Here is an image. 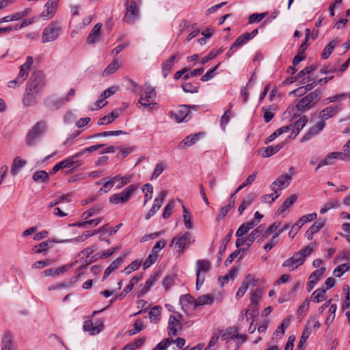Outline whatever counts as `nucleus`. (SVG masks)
<instances>
[{
    "label": "nucleus",
    "mask_w": 350,
    "mask_h": 350,
    "mask_svg": "<svg viewBox=\"0 0 350 350\" xmlns=\"http://www.w3.org/2000/svg\"><path fill=\"white\" fill-rule=\"evenodd\" d=\"M221 339L227 343L228 349L238 350L241 345L247 340L245 334H239L236 327H231L219 332Z\"/></svg>",
    "instance_id": "obj_1"
},
{
    "label": "nucleus",
    "mask_w": 350,
    "mask_h": 350,
    "mask_svg": "<svg viewBox=\"0 0 350 350\" xmlns=\"http://www.w3.org/2000/svg\"><path fill=\"white\" fill-rule=\"evenodd\" d=\"M46 126L44 122H37L27 133L25 137V144L27 146H36L42 135L46 131Z\"/></svg>",
    "instance_id": "obj_2"
},
{
    "label": "nucleus",
    "mask_w": 350,
    "mask_h": 350,
    "mask_svg": "<svg viewBox=\"0 0 350 350\" xmlns=\"http://www.w3.org/2000/svg\"><path fill=\"white\" fill-rule=\"evenodd\" d=\"M126 12L123 21L127 24H133L139 16V4L134 0H126L124 2Z\"/></svg>",
    "instance_id": "obj_3"
},
{
    "label": "nucleus",
    "mask_w": 350,
    "mask_h": 350,
    "mask_svg": "<svg viewBox=\"0 0 350 350\" xmlns=\"http://www.w3.org/2000/svg\"><path fill=\"white\" fill-rule=\"evenodd\" d=\"M33 64V57L28 56L25 62L21 66L19 72L15 79L9 81L8 87L14 88L16 85L22 84L27 78Z\"/></svg>",
    "instance_id": "obj_4"
},
{
    "label": "nucleus",
    "mask_w": 350,
    "mask_h": 350,
    "mask_svg": "<svg viewBox=\"0 0 350 350\" xmlns=\"http://www.w3.org/2000/svg\"><path fill=\"white\" fill-rule=\"evenodd\" d=\"M156 96L155 90L150 85L146 86L141 92L139 103L144 107H149L150 109H153L157 105L155 102Z\"/></svg>",
    "instance_id": "obj_5"
},
{
    "label": "nucleus",
    "mask_w": 350,
    "mask_h": 350,
    "mask_svg": "<svg viewBox=\"0 0 350 350\" xmlns=\"http://www.w3.org/2000/svg\"><path fill=\"white\" fill-rule=\"evenodd\" d=\"M137 189V185H131L122 191L111 196L109 202L113 204H124L130 200Z\"/></svg>",
    "instance_id": "obj_6"
},
{
    "label": "nucleus",
    "mask_w": 350,
    "mask_h": 350,
    "mask_svg": "<svg viewBox=\"0 0 350 350\" xmlns=\"http://www.w3.org/2000/svg\"><path fill=\"white\" fill-rule=\"evenodd\" d=\"M320 99V93L317 91L312 92L302 98L296 107L300 111H305L312 107Z\"/></svg>",
    "instance_id": "obj_7"
},
{
    "label": "nucleus",
    "mask_w": 350,
    "mask_h": 350,
    "mask_svg": "<svg viewBox=\"0 0 350 350\" xmlns=\"http://www.w3.org/2000/svg\"><path fill=\"white\" fill-rule=\"evenodd\" d=\"M44 86L45 79L44 74L41 71H34L26 88L40 93Z\"/></svg>",
    "instance_id": "obj_8"
},
{
    "label": "nucleus",
    "mask_w": 350,
    "mask_h": 350,
    "mask_svg": "<svg viewBox=\"0 0 350 350\" xmlns=\"http://www.w3.org/2000/svg\"><path fill=\"white\" fill-rule=\"evenodd\" d=\"M211 269V263L206 260H198L196 262V288L202 285L205 280V273Z\"/></svg>",
    "instance_id": "obj_9"
},
{
    "label": "nucleus",
    "mask_w": 350,
    "mask_h": 350,
    "mask_svg": "<svg viewBox=\"0 0 350 350\" xmlns=\"http://www.w3.org/2000/svg\"><path fill=\"white\" fill-rule=\"evenodd\" d=\"M62 28L56 22H52L47 26L42 32V42H49L56 40L60 33Z\"/></svg>",
    "instance_id": "obj_10"
},
{
    "label": "nucleus",
    "mask_w": 350,
    "mask_h": 350,
    "mask_svg": "<svg viewBox=\"0 0 350 350\" xmlns=\"http://www.w3.org/2000/svg\"><path fill=\"white\" fill-rule=\"evenodd\" d=\"M195 241L194 237L189 232H185L183 234L176 236L172 240V243L178 248V252L183 254L187 245Z\"/></svg>",
    "instance_id": "obj_11"
},
{
    "label": "nucleus",
    "mask_w": 350,
    "mask_h": 350,
    "mask_svg": "<svg viewBox=\"0 0 350 350\" xmlns=\"http://www.w3.org/2000/svg\"><path fill=\"white\" fill-rule=\"evenodd\" d=\"M59 0H48L44 5V10L37 17L41 18L44 21H47L52 18L57 9Z\"/></svg>",
    "instance_id": "obj_12"
},
{
    "label": "nucleus",
    "mask_w": 350,
    "mask_h": 350,
    "mask_svg": "<svg viewBox=\"0 0 350 350\" xmlns=\"http://www.w3.org/2000/svg\"><path fill=\"white\" fill-rule=\"evenodd\" d=\"M305 262L301 253L296 252L291 258L284 260L282 263L283 267H286L289 271H294L299 266L302 265Z\"/></svg>",
    "instance_id": "obj_13"
},
{
    "label": "nucleus",
    "mask_w": 350,
    "mask_h": 350,
    "mask_svg": "<svg viewBox=\"0 0 350 350\" xmlns=\"http://www.w3.org/2000/svg\"><path fill=\"white\" fill-rule=\"evenodd\" d=\"M182 316L180 314L176 315H170L168 321V334L170 336H176L178 331L182 329V324L180 323V319Z\"/></svg>",
    "instance_id": "obj_14"
},
{
    "label": "nucleus",
    "mask_w": 350,
    "mask_h": 350,
    "mask_svg": "<svg viewBox=\"0 0 350 350\" xmlns=\"http://www.w3.org/2000/svg\"><path fill=\"white\" fill-rule=\"evenodd\" d=\"M345 155L342 152H329L325 159L320 161L319 163L316 171H317L319 168L325 166V165H332L335 163L336 159L344 160Z\"/></svg>",
    "instance_id": "obj_15"
},
{
    "label": "nucleus",
    "mask_w": 350,
    "mask_h": 350,
    "mask_svg": "<svg viewBox=\"0 0 350 350\" xmlns=\"http://www.w3.org/2000/svg\"><path fill=\"white\" fill-rule=\"evenodd\" d=\"M36 21H37V17L23 19L20 24L0 28V33H7L14 31H18L34 23Z\"/></svg>",
    "instance_id": "obj_16"
},
{
    "label": "nucleus",
    "mask_w": 350,
    "mask_h": 350,
    "mask_svg": "<svg viewBox=\"0 0 350 350\" xmlns=\"http://www.w3.org/2000/svg\"><path fill=\"white\" fill-rule=\"evenodd\" d=\"M258 29H255L250 33H244L239 36L230 46V49L228 53L233 51L234 49H237V47L243 46V44L247 43L250 40L255 37L258 34Z\"/></svg>",
    "instance_id": "obj_17"
},
{
    "label": "nucleus",
    "mask_w": 350,
    "mask_h": 350,
    "mask_svg": "<svg viewBox=\"0 0 350 350\" xmlns=\"http://www.w3.org/2000/svg\"><path fill=\"white\" fill-rule=\"evenodd\" d=\"M104 327L103 320L96 321L94 323L92 320L85 321L83 323V329L85 331L89 332L91 335L99 334Z\"/></svg>",
    "instance_id": "obj_18"
},
{
    "label": "nucleus",
    "mask_w": 350,
    "mask_h": 350,
    "mask_svg": "<svg viewBox=\"0 0 350 350\" xmlns=\"http://www.w3.org/2000/svg\"><path fill=\"white\" fill-rule=\"evenodd\" d=\"M325 270V267H321L319 269L315 270L310 275L306 284V288L308 292H310L314 288V286L324 275Z\"/></svg>",
    "instance_id": "obj_19"
},
{
    "label": "nucleus",
    "mask_w": 350,
    "mask_h": 350,
    "mask_svg": "<svg viewBox=\"0 0 350 350\" xmlns=\"http://www.w3.org/2000/svg\"><path fill=\"white\" fill-rule=\"evenodd\" d=\"M291 180V175H281L271 184V189L275 192H278V191L282 190L287 187L289 185Z\"/></svg>",
    "instance_id": "obj_20"
},
{
    "label": "nucleus",
    "mask_w": 350,
    "mask_h": 350,
    "mask_svg": "<svg viewBox=\"0 0 350 350\" xmlns=\"http://www.w3.org/2000/svg\"><path fill=\"white\" fill-rule=\"evenodd\" d=\"M167 196V192L165 191H161L158 196L154 199L153 205L152 208L148 211V214L146 216V219H149L152 216H153L157 211L159 210L161 206H162L165 198Z\"/></svg>",
    "instance_id": "obj_21"
},
{
    "label": "nucleus",
    "mask_w": 350,
    "mask_h": 350,
    "mask_svg": "<svg viewBox=\"0 0 350 350\" xmlns=\"http://www.w3.org/2000/svg\"><path fill=\"white\" fill-rule=\"evenodd\" d=\"M190 111L186 105H181L178 109L171 111L170 116L176 122L180 123L185 121Z\"/></svg>",
    "instance_id": "obj_22"
},
{
    "label": "nucleus",
    "mask_w": 350,
    "mask_h": 350,
    "mask_svg": "<svg viewBox=\"0 0 350 350\" xmlns=\"http://www.w3.org/2000/svg\"><path fill=\"white\" fill-rule=\"evenodd\" d=\"M39 94V92L26 88L25 92L23 98V103L25 107L35 105L37 103Z\"/></svg>",
    "instance_id": "obj_23"
},
{
    "label": "nucleus",
    "mask_w": 350,
    "mask_h": 350,
    "mask_svg": "<svg viewBox=\"0 0 350 350\" xmlns=\"http://www.w3.org/2000/svg\"><path fill=\"white\" fill-rule=\"evenodd\" d=\"M31 12V10L27 8L21 12H14L12 14L1 18L0 22L8 23L21 20L29 15Z\"/></svg>",
    "instance_id": "obj_24"
},
{
    "label": "nucleus",
    "mask_w": 350,
    "mask_h": 350,
    "mask_svg": "<svg viewBox=\"0 0 350 350\" xmlns=\"http://www.w3.org/2000/svg\"><path fill=\"white\" fill-rule=\"evenodd\" d=\"M71 242L70 240H46L45 241H42L36 246L34 247L33 250L36 253H41L43 252L46 251L49 248L53 247V243H68Z\"/></svg>",
    "instance_id": "obj_25"
},
{
    "label": "nucleus",
    "mask_w": 350,
    "mask_h": 350,
    "mask_svg": "<svg viewBox=\"0 0 350 350\" xmlns=\"http://www.w3.org/2000/svg\"><path fill=\"white\" fill-rule=\"evenodd\" d=\"M203 135L204 133L201 132L188 135L179 144L178 147L179 149H183L185 146H191L195 144Z\"/></svg>",
    "instance_id": "obj_26"
},
{
    "label": "nucleus",
    "mask_w": 350,
    "mask_h": 350,
    "mask_svg": "<svg viewBox=\"0 0 350 350\" xmlns=\"http://www.w3.org/2000/svg\"><path fill=\"white\" fill-rule=\"evenodd\" d=\"M308 122V118L306 116H301L297 122L293 123L294 131L288 136L289 138L295 139L299 132L303 129Z\"/></svg>",
    "instance_id": "obj_27"
},
{
    "label": "nucleus",
    "mask_w": 350,
    "mask_h": 350,
    "mask_svg": "<svg viewBox=\"0 0 350 350\" xmlns=\"http://www.w3.org/2000/svg\"><path fill=\"white\" fill-rule=\"evenodd\" d=\"M178 58V54L176 53L171 55L162 64L163 75L165 77L168 75L169 72Z\"/></svg>",
    "instance_id": "obj_28"
},
{
    "label": "nucleus",
    "mask_w": 350,
    "mask_h": 350,
    "mask_svg": "<svg viewBox=\"0 0 350 350\" xmlns=\"http://www.w3.org/2000/svg\"><path fill=\"white\" fill-rule=\"evenodd\" d=\"M324 127V121L323 120L319 121L313 127L310 128L308 133L303 137L302 141L304 142L309 140L312 136L318 134L320 131H321Z\"/></svg>",
    "instance_id": "obj_29"
},
{
    "label": "nucleus",
    "mask_w": 350,
    "mask_h": 350,
    "mask_svg": "<svg viewBox=\"0 0 350 350\" xmlns=\"http://www.w3.org/2000/svg\"><path fill=\"white\" fill-rule=\"evenodd\" d=\"M195 301L193 297L188 294L181 295L179 299L181 308L185 312L189 310L192 306L195 307Z\"/></svg>",
    "instance_id": "obj_30"
},
{
    "label": "nucleus",
    "mask_w": 350,
    "mask_h": 350,
    "mask_svg": "<svg viewBox=\"0 0 350 350\" xmlns=\"http://www.w3.org/2000/svg\"><path fill=\"white\" fill-rule=\"evenodd\" d=\"M340 110L339 106H329L323 109L320 112V118L323 120H327L335 116Z\"/></svg>",
    "instance_id": "obj_31"
},
{
    "label": "nucleus",
    "mask_w": 350,
    "mask_h": 350,
    "mask_svg": "<svg viewBox=\"0 0 350 350\" xmlns=\"http://www.w3.org/2000/svg\"><path fill=\"white\" fill-rule=\"evenodd\" d=\"M27 161L20 157H16L12 162L11 167V174L13 176L16 175L22 167L27 164Z\"/></svg>",
    "instance_id": "obj_32"
},
{
    "label": "nucleus",
    "mask_w": 350,
    "mask_h": 350,
    "mask_svg": "<svg viewBox=\"0 0 350 350\" xmlns=\"http://www.w3.org/2000/svg\"><path fill=\"white\" fill-rule=\"evenodd\" d=\"M256 197V196L254 193H250L243 199L238 208V211L240 215L243 214L244 211L252 204Z\"/></svg>",
    "instance_id": "obj_33"
},
{
    "label": "nucleus",
    "mask_w": 350,
    "mask_h": 350,
    "mask_svg": "<svg viewBox=\"0 0 350 350\" xmlns=\"http://www.w3.org/2000/svg\"><path fill=\"white\" fill-rule=\"evenodd\" d=\"M317 215L316 213L307 214L302 216L294 225L291 226V229L288 234H291V233L293 231V229L296 227V226H304L306 223L314 220L317 218Z\"/></svg>",
    "instance_id": "obj_34"
},
{
    "label": "nucleus",
    "mask_w": 350,
    "mask_h": 350,
    "mask_svg": "<svg viewBox=\"0 0 350 350\" xmlns=\"http://www.w3.org/2000/svg\"><path fill=\"white\" fill-rule=\"evenodd\" d=\"M285 144L286 142H282L275 146H269L265 148L262 154V157L267 158L275 154L282 148Z\"/></svg>",
    "instance_id": "obj_35"
},
{
    "label": "nucleus",
    "mask_w": 350,
    "mask_h": 350,
    "mask_svg": "<svg viewBox=\"0 0 350 350\" xmlns=\"http://www.w3.org/2000/svg\"><path fill=\"white\" fill-rule=\"evenodd\" d=\"M60 164L62 170L70 169V170H73L80 167L83 164V163L82 161H75L71 157H69L66 159L60 162Z\"/></svg>",
    "instance_id": "obj_36"
},
{
    "label": "nucleus",
    "mask_w": 350,
    "mask_h": 350,
    "mask_svg": "<svg viewBox=\"0 0 350 350\" xmlns=\"http://www.w3.org/2000/svg\"><path fill=\"white\" fill-rule=\"evenodd\" d=\"M215 299L212 294L203 295L198 297L195 301V307L211 305L213 303Z\"/></svg>",
    "instance_id": "obj_37"
},
{
    "label": "nucleus",
    "mask_w": 350,
    "mask_h": 350,
    "mask_svg": "<svg viewBox=\"0 0 350 350\" xmlns=\"http://www.w3.org/2000/svg\"><path fill=\"white\" fill-rule=\"evenodd\" d=\"M101 27L102 25L100 23H97L94 25L87 38V42L88 44H94L97 40L100 33Z\"/></svg>",
    "instance_id": "obj_38"
},
{
    "label": "nucleus",
    "mask_w": 350,
    "mask_h": 350,
    "mask_svg": "<svg viewBox=\"0 0 350 350\" xmlns=\"http://www.w3.org/2000/svg\"><path fill=\"white\" fill-rule=\"evenodd\" d=\"M326 299V290L323 288H319L314 291L310 297V300L316 302L320 303Z\"/></svg>",
    "instance_id": "obj_39"
},
{
    "label": "nucleus",
    "mask_w": 350,
    "mask_h": 350,
    "mask_svg": "<svg viewBox=\"0 0 350 350\" xmlns=\"http://www.w3.org/2000/svg\"><path fill=\"white\" fill-rule=\"evenodd\" d=\"M122 263V258H117L105 269L103 280H105L111 273L118 269Z\"/></svg>",
    "instance_id": "obj_40"
},
{
    "label": "nucleus",
    "mask_w": 350,
    "mask_h": 350,
    "mask_svg": "<svg viewBox=\"0 0 350 350\" xmlns=\"http://www.w3.org/2000/svg\"><path fill=\"white\" fill-rule=\"evenodd\" d=\"M66 103V100H64V97L51 98L46 101V105L51 109H57Z\"/></svg>",
    "instance_id": "obj_41"
},
{
    "label": "nucleus",
    "mask_w": 350,
    "mask_h": 350,
    "mask_svg": "<svg viewBox=\"0 0 350 350\" xmlns=\"http://www.w3.org/2000/svg\"><path fill=\"white\" fill-rule=\"evenodd\" d=\"M67 270L66 266H62L59 268L48 269L42 272L44 277L55 276L64 273Z\"/></svg>",
    "instance_id": "obj_42"
},
{
    "label": "nucleus",
    "mask_w": 350,
    "mask_h": 350,
    "mask_svg": "<svg viewBox=\"0 0 350 350\" xmlns=\"http://www.w3.org/2000/svg\"><path fill=\"white\" fill-rule=\"evenodd\" d=\"M32 178L38 183H43L49 181V176L46 172L40 170L33 174Z\"/></svg>",
    "instance_id": "obj_43"
},
{
    "label": "nucleus",
    "mask_w": 350,
    "mask_h": 350,
    "mask_svg": "<svg viewBox=\"0 0 350 350\" xmlns=\"http://www.w3.org/2000/svg\"><path fill=\"white\" fill-rule=\"evenodd\" d=\"M340 206V202L336 199H330L327 203H325L320 209L321 214H325L328 211L332 208H337Z\"/></svg>",
    "instance_id": "obj_44"
},
{
    "label": "nucleus",
    "mask_w": 350,
    "mask_h": 350,
    "mask_svg": "<svg viewBox=\"0 0 350 350\" xmlns=\"http://www.w3.org/2000/svg\"><path fill=\"white\" fill-rule=\"evenodd\" d=\"M183 210V221L184 225L187 229H191L193 228L192 223V215L191 213L187 209L184 204H182Z\"/></svg>",
    "instance_id": "obj_45"
},
{
    "label": "nucleus",
    "mask_w": 350,
    "mask_h": 350,
    "mask_svg": "<svg viewBox=\"0 0 350 350\" xmlns=\"http://www.w3.org/2000/svg\"><path fill=\"white\" fill-rule=\"evenodd\" d=\"M338 43V41L336 39L330 42L323 49L321 53L322 58L324 59H327L332 54V51H334Z\"/></svg>",
    "instance_id": "obj_46"
},
{
    "label": "nucleus",
    "mask_w": 350,
    "mask_h": 350,
    "mask_svg": "<svg viewBox=\"0 0 350 350\" xmlns=\"http://www.w3.org/2000/svg\"><path fill=\"white\" fill-rule=\"evenodd\" d=\"M118 113L117 111H112L107 114V116H105L102 118H100L98 120V124L99 125H106L108 124L113 121L115 120L118 117Z\"/></svg>",
    "instance_id": "obj_47"
},
{
    "label": "nucleus",
    "mask_w": 350,
    "mask_h": 350,
    "mask_svg": "<svg viewBox=\"0 0 350 350\" xmlns=\"http://www.w3.org/2000/svg\"><path fill=\"white\" fill-rule=\"evenodd\" d=\"M350 270V263L345 262L338 265L333 271V275L335 277H340L346 272Z\"/></svg>",
    "instance_id": "obj_48"
},
{
    "label": "nucleus",
    "mask_w": 350,
    "mask_h": 350,
    "mask_svg": "<svg viewBox=\"0 0 350 350\" xmlns=\"http://www.w3.org/2000/svg\"><path fill=\"white\" fill-rule=\"evenodd\" d=\"M297 196L296 194L291 195L289 198H288L280 206L278 211L280 213H284L287 211V209L291 207L297 200Z\"/></svg>",
    "instance_id": "obj_49"
},
{
    "label": "nucleus",
    "mask_w": 350,
    "mask_h": 350,
    "mask_svg": "<svg viewBox=\"0 0 350 350\" xmlns=\"http://www.w3.org/2000/svg\"><path fill=\"white\" fill-rule=\"evenodd\" d=\"M343 292L345 295V299L342 304V310H345L350 308V285L345 284L343 286Z\"/></svg>",
    "instance_id": "obj_50"
},
{
    "label": "nucleus",
    "mask_w": 350,
    "mask_h": 350,
    "mask_svg": "<svg viewBox=\"0 0 350 350\" xmlns=\"http://www.w3.org/2000/svg\"><path fill=\"white\" fill-rule=\"evenodd\" d=\"M158 277L159 274L154 273L148 278L141 291L142 294L146 293L151 288V287L154 285L158 280Z\"/></svg>",
    "instance_id": "obj_51"
},
{
    "label": "nucleus",
    "mask_w": 350,
    "mask_h": 350,
    "mask_svg": "<svg viewBox=\"0 0 350 350\" xmlns=\"http://www.w3.org/2000/svg\"><path fill=\"white\" fill-rule=\"evenodd\" d=\"M315 85H317V83L313 82L311 84H308L306 86L300 87L296 90H294L290 92L289 94L296 96H301V95L305 94L306 91L310 90Z\"/></svg>",
    "instance_id": "obj_52"
},
{
    "label": "nucleus",
    "mask_w": 350,
    "mask_h": 350,
    "mask_svg": "<svg viewBox=\"0 0 350 350\" xmlns=\"http://www.w3.org/2000/svg\"><path fill=\"white\" fill-rule=\"evenodd\" d=\"M234 202L233 200H230L228 205L224 206L219 209V213L217 216V220L218 221H219L220 220L223 219L225 217V216L228 214L230 210L234 206Z\"/></svg>",
    "instance_id": "obj_53"
},
{
    "label": "nucleus",
    "mask_w": 350,
    "mask_h": 350,
    "mask_svg": "<svg viewBox=\"0 0 350 350\" xmlns=\"http://www.w3.org/2000/svg\"><path fill=\"white\" fill-rule=\"evenodd\" d=\"M2 350H15L12 341V337L8 334H5L2 338Z\"/></svg>",
    "instance_id": "obj_54"
},
{
    "label": "nucleus",
    "mask_w": 350,
    "mask_h": 350,
    "mask_svg": "<svg viewBox=\"0 0 350 350\" xmlns=\"http://www.w3.org/2000/svg\"><path fill=\"white\" fill-rule=\"evenodd\" d=\"M291 321V318L288 317L284 319L281 324L278 327L275 331L276 336H282L285 332V329L288 327Z\"/></svg>",
    "instance_id": "obj_55"
},
{
    "label": "nucleus",
    "mask_w": 350,
    "mask_h": 350,
    "mask_svg": "<svg viewBox=\"0 0 350 350\" xmlns=\"http://www.w3.org/2000/svg\"><path fill=\"white\" fill-rule=\"evenodd\" d=\"M161 308L160 306H155L152 308L149 312V318L152 322L157 323L161 317Z\"/></svg>",
    "instance_id": "obj_56"
},
{
    "label": "nucleus",
    "mask_w": 350,
    "mask_h": 350,
    "mask_svg": "<svg viewBox=\"0 0 350 350\" xmlns=\"http://www.w3.org/2000/svg\"><path fill=\"white\" fill-rule=\"evenodd\" d=\"M142 191L144 193V205H146V203L152 198L153 187L152 185L147 183L144 185Z\"/></svg>",
    "instance_id": "obj_57"
},
{
    "label": "nucleus",
    "mask_w": 350,
    "mask_h": 350,
    "mask_svg": "<svg viewBox=\"0 0 350 350\" xmlns=\"http://www.w3.org/2000/svg\"><path fill=\"white\" fill-rule=\"evenodd\" d=\"M120 67L119 62L116 59L110 63L104 70V74L109 75L115 72Z\"/></svg>",
    "instance_id": "obj_58"
},
{
    "label": "nucleus",
    "mask_w": 350,
    "mask_h": 350,
    "mask_svg": "<svg viewBox=\"0 0 350 350\" xmlns=\"http://www.w3.org/2000/svg\"><path fill=\"white\" fill-rule=\"evenodd\" d=\"M316 247V243H312L307 245L304 248L301 249L298 253H301L303 256V258L306 260V257L309 256L314 251Z\"/></svg>",
    "instance_id": "obj_59"
},
{
    "label": "nucleus",
    "mask_w": 350,
    "mask_h": 350,
    "mask_svg": "<svg viewBox=\"0 0 350 350\" xmlns=\"http://www.w3.org/2000/svg\"><path fill=\"white\" fill-rule=\"evenodd\" d=\"M174 342L171 338H167L160 342L152 350H166Z\"/></svg>",
    "instance_id": "obj_60"
},
{
    "label": "nucleus",
    "mask_w": 350,
    "mask_h": 350,
    "mask_svg": "<svg viewBox=\"0 0 350 350\" xmlns=\"http://www.w3.org/2000/svg\"><path fill=\"white\" fill-rule=\"evenodd\" d=\"M103 208V206L101 204H97L94 206L92 208H90L88 211L84 212L83 213V216L85 219H88L90 217L94 215L95 214L99 213Z\"/></svg>",
    "instance_id": "obj_61"
},
{
    "label": "nucleus",
    "mask_w": 350,
    "mask_h": 350,
    "mask_svg": "<svg viewBox=\"0 0 350 350\" xmlns=\"http://www.w3.org/2000/svg\"><path fill=\"white\" fill-rule=\"evenodd\" d=\"M261 226L254 229L252 232L245 238L247 241V247L251 245L254 241L259 236L261 230H260Z\"/></svg>",
    "instance_id": "obj_62"
},
{
    "label": "nucleus",
    "mask_w": 350,
    "mask_h": 350,
    "mask_svg": "<svg viewBox=\"0 0 350 350\" xmlns=\"http://www.w3.org/2000/svg\"><path fill=\"white\" fill-rule=\"evenodd\" d=\"M280 196V193L279 192H275V191H274V193H272L270 194L264 195L262 197V202L263 203L271 204Z\"/></svg>",
    "instance_id": "obj_63"
},
{
    "label": "nucleus",
    "mask_w": 350,
    "mask_h": 350,
    "mask_svg": "<svg viewBox=\"0 0 350 350\" xmlns=\"http://www.w3.org/2000/svg\"><path fill=\"white\" fill-rule=\"evenodd\" d=\"M243 282L245 284H247V288H249L251 286L252 287L255 286L257 284L258 280L257 278H256L254 277V275H253L252 274H247L246 275V277L244 278V280H243Z\"/></svg>",
    "instance_id": "obj_64"
}]
</instances>
